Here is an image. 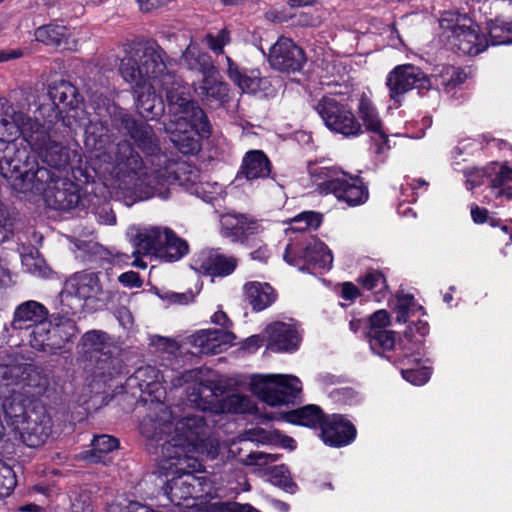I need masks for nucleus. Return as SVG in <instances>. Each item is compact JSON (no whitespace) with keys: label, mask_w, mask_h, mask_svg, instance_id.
<instances>
[{"label":"nucleus","mask_w":512,"mask_h":512,"mask_svg":"<svg viewBox=\"0 0 512 512\" xmlns=\"http://www.w3.org/2000/svg\"><path fill=\"white\" fill-rule=\"evenodd\" d=\"M156 398L153 413L143 417L139 426L146 439V450L160 458V467L166 473L197 471L200 467L195 457L198 446L173 430L172 411Z\"/></svg>","instance_id":"nucleus-1"},{"label":"nucleus","mask_w":512,"mask_h":512,"mask_svg":"<svg viewBox=\"0 0 512 512\" xmlns=\"http://www.w3.org/2000/svg\"><path fill=\"white\" fill-rule=\"evenodd\" d=\"M114 164L118 179L146 198L159 196L166 199L169 193L168 185L178 179L172 166L147 173L141 156L128 140L117 143Z\"/></svg>","instance_id":"nucleus-2"},{"label":"nucleus","mask_w":512,"mask_h":512,"mask_svg":"<svg viewBox=\"0 0 512 512\" xmlns=\"http://www.w3.org/2000/svg\"><path fill=\"white\" fill-rule=\"evenodd\" d=\"M25 147H18L13 140L0 141V174L10 181L19 193H42L51 180V170L45 167L33 169L34 158Z\"/></svg>","instance_id":"nucleus-3"},{"label":"nucleus","mask_w":512,"mask_h":512,"mask_svg":"<svg viewBox=\"0 0 512 512\" xmlns=\"http://www.w3.org/2000/svg\"><path fill=\"white\" fill-rule=\"evenodd\" d=\"M70 312L62 308L52 313L45 323H40L30 333V345L39 351L56 353L71 342L79 330L76 322L69 317Z\"/></svg>","instance_id":"nucleus-4"},{"label":"nucleus","mask_w":512,"mask_h":512,"mask_svg":"<svg viewBox=\"0 0 512 512\" xmlns=\"http://www.w3.org/2000/svg\"><path fill=\"white\" fill-rule=\"evenodd\" d=\"M136 240L133 255H154L166 262L177 261L189 251L188 243L166 227L147 228L137 234Z\"/></svg>","instance_id":"nucleus-5"},{"label":"nucleus","mask_w":512,"mask_h":512,"mask_svg":"<svg viewBox=\"0 0 512 512\" xmlns=\"http://www.w3.org/2000/svg\"><path fill=\"white\" fill-rule=\"evenodd\" d=\"M223 388L215 381L200 384L194 387L189 394V403L191 406L201 410L213 413L223 412L226 409L234 413H254L255 404L250 397L240 394H233L227 397L223 402Z\"/></svg>","instance_id":"nucleus-6"},{"label":"nucleus","mask_w":512,"mask_h":512,"mask_svg":"<svg viewBox=\"0 0 512 512\" xmlns=\"http://www.w3.org/2000/svg\"><path fill=\"white\" fill-rule=\"evenodd\" d=\"M165 95L169 110L175 115H187L202 124L201 130L208 132L207 115L198 103L191 99L188 88L175 73L167 71L156 83Z\"/></svg>","instance_id":"nucleus-7"},{"label":"nucleus","mask_w":512,"mask_h":512,"mask_svg":"<svg viewBox=\"0 0 512 512\" xmlns=\"http://www.w3.org/2000/svg\"><path fill=\"white\" fill-rule=\"evenodd\" d=\"M442 28L441 39L447 49L461 54L475 56L483 52L488 47V42L484 35L480 34L477 25L452 23V20L442 18L440 21Z\"/></svg>","instance_id":"nucleus-8"},{"label":"nucleus","mask_w":512,"mask_h":512,"mask_svg":"<svg viewBox=\"0 0 512 512\" xmlns=\"http://www.w3.org/2000/svg\"><path fill=\"white\" fill-rule=\"evenodd\" d=\"M40 123L18 111L4 97H0V141L13 140L22 135L27 143H43L44 134L38 131Z\"/></svg>","instance_id":"nucleus-9"},{"label":"nucleus","mask_w":512,"mask_h":512,"mask_svg":"<svg viewBox=\"0 0 512 512\" xmlns=\"http://www.w3.org/2000/svg\"><path fill=\"white\" fill-rule=\"evenodd\" d=\"M301 382L295 376H258L251 381V391L271 406L293 402L301 392Z\"/></svg>","instance_id":"nucleus-10"},{"label":"nucleus","mask_w":512,"mask_h":512,"mask_svg":"<svg viewBox=\"0 0 512 512\" xmlns=\"http://www.w3.org/2000/svg\"><path fill=\"white\" fill-rule=\"evenodd\" d=\"M109 114L112 126L118 131L124 130L144 154L156 156L160 153V141L151 125L134 119L125 109L118 106H113Z\"/></svg>","instance_id":"nucleus-11"},{"label":"nucleus","mask_w":512,"mask_h":512,"mask_svg":"<svg viewBox=\"0 0 512 512\" xmlns=\"http://www.w3.org/2000/svg\"><path fill=\"white\" fill-rule=\"evenodd\" d=\"M315 110L332 132L345 137H357L363 133L362 125L351 108L335 97L324 96L317 102Z\"/></svg>","instance_id":"nucleus-12"},{"label":"nucleus","mask_w":512,"mask_h":512,"mask_svg":"<svg viewBox=\"0 0 512 512\" xmlns=\"http://www.w3.org/2000/svg\"><path fill=\"white\" fill-rule=\"evenodd\" d=\"M76 296L82 300L96 299L102 302H110L116 293L108 288L101 280V273L83 270L74 273L64 283L59 297L61 304L69 296Z\"/></svg>","instance_id":"nucleus-13"},{"label":"nucleus","mask_w":512,"mask_h":512,"mask_svg":"<svg viewBox=\"0 0 512 512\" xmlns=\"http://www.w3.org/2000/svg\"><path fill=\"white\" fill-rule=\"evenodd\" d=\"M201 125L187 115L179 116L175 121L165 127L174 146L185 155L196 154L201 147L196 135L208 138L212 133V126L207 119L208 132L201 130Z\"/></svg>","instance_id":"nucleus-14"},{"label":"nucleus","mask_w":512,"mask_h":512,"mask_svg":"<svg viewBox=\"0 0 512 512\" xmlns=\"http://www.w3.org/2000/svg\"><path fill=\"white\" fill-rule=\"evenodd\" d=\"M386 86L389 97L400 103L402 96L412 89L428 90L431 87L429 77L417 66L403 64L396 66L387 76Z\"/></svg>","instance_id":"nucleus-15"},{"label":"nucleus","mask_w":512,"mask_h":512,"mask_svg":"<svg viewBox=\"0 0 512 512\" xmlns=\"http://www.w3.org/2000/svg\"><path fill=\"white\" fill-rule=\"evenodd\" d=\"M51 178L42 192L47 205L59 211L76 208L81 199L79 186L66 178H60L52 171Z\"/></svg>","instance_id":"nucleus-16"},{"label":"nucleus","mask_w":512,"mask_h":512,"mask_svg":"<svg viewBox=\"0 0 512 512\" xmlns=\"http://www.w3.org/2000/svg\"><path fill=\"white\" fill-rule=\"evenodd\" d=\"M135 50L145 82L151 84V80L155 83L160 81V77L166 74L172 62L163 48L157 42L151 41Z\"/></svg>","instance_id":"nucleus-17"},{"label":"nucleus","mask_w":512,"mask_h":512,"mask_svg":"<svg viewBox=\"0 0 512 512\" xmlns=\"http://www.w3.org/2000/svg\"><path fill=\"white\" fill-rule=\"evenodd\" d=\"M305 62L304 51L289 38H279L270 48L269 63L275 70L294 73L300 71Z\"/></svg>","instance_id":"nucleus-18"},{"label":"nucleus","mask_w":512,"mask_h":512,"mask_svg":"<svg viewBox=\"0 0 512 512\" xmlns=\"http://www.w3.org/2000/svg\"><path fill=\"white\" fill-rule=\"evenodd\" d=\"M37 130L43 132L45 136L43 143L39 145L28 143L30 147L38 153L43 163L58 171L65 170L71 162V150L53 140L51 134L42 124Z\"/></svg>","instance_id":"nucleus-19"},{"label":"nucleus","mask_w":512,"mask_h":512,"mask_svg":"<svg viewBox=\"0 0 512 512\" xmlns=\"http://www.w3.org/2000/svg\"><path fill=\"white\" fill-rule=\"evenodd\" d=\"M194 471L188 472H167L166 475H172V478L167 480L164 488L165 494L176 505H181L182 501L196 498L201 492L198 486H201L200 478L193 474Z\"/></svg>","instance_id":"nucleus-20"},{"label":"nucleus","mask_w":512,"mask_h":512,"mask_svg":"<svg viewBox=\"0 0 512 512\" xmlns=\"http://www.w3.org/2000/svg\"><path fill=\"white\" fill-rule=\"evenodd\" d=\"M20 438L28 447H38L45 443L51 434V422L47 415L36 411L29 412V415L18 426L15 427Z\"/></svg>","instance_id":"nucleus-21"},{"label":"nucleus","mask_w":512,"mask_h":512,"mask_svg":"<svg viewBox=\"0 0 512 512\" xmlns=\"http://www.w3.org/2000/svg\"><path fill=\"white\" fill-rule=\"evenodd\" d=\"M327 192L347 203L349 206H357L365 203L369 197L368 188L359 177L330 179L324 184Z\"/></svg>","instance_id":"nucleus-22"},{"label":"nucleus","mask_w":512,"mask_h":512,"mask_svg":"<svg viewBox=\"0 0 512 512\" xmlns=\"http://www.w3.org/2000/svg\"><path fill=\"white\" fill-rule=\"evenodd\" d=\"M291 247L287 246L284 254V259L290 263L297 265L299 259L307 264L308 268L312 269H330L333 263V256L328 247L318 239H311L301 251L298 258L290 256Z\"/></svg>","instance_id":"nucleus-23"},{"label":"nucleus","mask_w":512,"mask_h":512,"mask_svg":"<svg viewBox=\"0 0 512 512\" xmlns=\"http://www.w3.org/2000/svg\"><path fill=\"white\" fill-rule=\"evenodd\" d=\"M321 438L324 443L341 447L351 443L356 436L355 426L341 415H332L325 418L321 426Z\"/></svg>","instance_id":"nucleus-24"},{"label":"nucleus","mask_w":512,"mask_h":512,"mask_svg":"<svg viewBox=\"0 0 512 512\" xmlns=\"http://www.w3.org/2000/svg\"><path fill=\"white\" fill-rule=\"evenodd\" d=\"M213 425L203 415H187L176 423L173 422V430L181 433L185 438L193 440L195 445H212L211 433Z\"/></svg>","instance_id":"nucleus-25"},{"label":"nucleus","mask_w":512,"mask_h":512,"mask_svg":"<svg viewBox=\"0 0 512 512\" xmlns=\"http://www.w3.org/2000/svg\"><path fill=\"white\" fill-rule=\"evenodd\" d=\"M6 357L0 355V396L7 394L8 390H15V385L26 381L35 371L32 364L14 362L11 356Z\"/></svg>","instance_id":"nucleus-26"},{"label":"nucleus","mask_w":512,"mask_h":512,"mask_svg":"<svg viewBox=\"0 0 512 512\" xmlns=\"http://www.w3.org/2000/svg\"><path fill=\"white\" fill-rule=\"evenodd\" d=\"M221 225L223 235L233 242L246 243L249 237L257 232L258 225L255 220L248 219L243 214L228 213L222 216Z\"/></svg>","instance_id":"nucleus-27"},{"label":"nucleus","mask_w":512,"mask_h":512,"mask_svg":"<svg viewBox=\"0 0 512 512\" xmlns=\"http://www.w3.org/2000/svg\"><path fill=\"white\" fill-rule=\"evenodd\" d=\"M267 348L272 351H291L298 347L300 337L296 329L284 322H274L265 329Z\"/></svg>","instance_id":"nucleus-28"},{"label":"nucleus","mask_w":512,"mask_h":512,"mask_svg":"<svg viewBox=\"0 0 512 512\" xmlns=\"http://www.w3.org/2000/svg\"><path fill=\"white\" fill-rule=\"evenodd\" d=\"M194 90L206 104L221 106L229 101V86L219 78V73L202 78Z\"/></svg>","instance_id":"nucleus-29"},{"label":"nucleus","mask_w":512,"mask_h":512,"mask_svg":"<svg viewBox=\"0 0 512 512\" xmlns=\"http://www.w3.org/2000/svg\"><path fill=\"white\" fill-rule=\"evenodd\" d=\"M271 162L262 150H250L242 159L237 178L244 177L248 181L265 179L271 174Z\"/></svg>","instance_id":"nucleus-30"},{"label":"nucleus","mask_w":512,"mask_h":512,"mask_svg":"<svg viewBox=\"0 0 512 512\" xmlns=\"http://www.w3.org/2000/svg\"><path fill=\"white\" fill-rule=\"evenodd\" d=\"M235 336L232 332L223 329L202 330L193 336L192 343L201 354H217L222 347L232 344Z\"/></svg>","instance_id":"nucleus-31"},{"label":"nucleus","mask_w":512,"mask_h":512,"mask_svg":"<svg viewBox=\"0 0 512 512\" xmlns=\"http://www.w3.org/2000/svg\"><path fill=\"white\" fill-rule=\"evenodd\" d=\"M49 318L48 309L37 301H26L17 306L11 323L14 329H24L40 323Z\"/></svg>","instance_id":"nucleus-32"},{"label":"nucleus","mask_w":512,"mask_h":512,"mask_svg":"<svg viewBox=\"0 0 512 512\" xmlns=\"http://www.w3.org/2000/svg\"><path fill=\"white\" fill-rule=\"evenodd\" d=\"M200 270L210 276H227L236 269L238 260L233 256H226L218 249H211L202 254Z\"/></svg>","instance_id":"nucleus-33"},{"label":"nucleus","mask_w":512,"mask_h":512,"mask_svg":"<svg viewBox=\"0 0 512 512\" xmlns=\"http://www.w3.org/2000/svg\"><path fill=\"white\" fill-rule=\"evenodd\" d=\"M136 108L139 115L146 119H154L164 112V104L159 99L152 84H145L134 89Z\"/></svg>","instance_id":"nucleus-34"},{"label":"nucleus","mask_w":512,"mask_h":512,"mask_svg":"<svg viewBox=\"0 0 512 512\" xmlns=\"http://www.w3.org/2000/svg\"><path fill=\"white\" fill-rule=\"evenodd\" d=\"M226 61L228 77L243 91L255 94L260 91H266L270 86L269 81L266 78L260 77L255 71H252L249 76L243 74L239 66L229 56H226Z\"/></svg>","instance_id":"nucleus-35"},{"label":"nucleus","mask_w":512,"mask_h":512,"mask_svg":"<svg viewBox=\"0 0 512 512\" xmlns=\"http://www.w3.org/2000/svg\"><path fill=\"white\" fill-rule=\"evenodd\" d=\"M244 299L254 311H262L276 299L274 289L268 283L248 282L243 287Z\"/></svg>","instance_id":"nucleus-36"},{"label":"nucleus","mask_w":512,"mask_h":512,"mask_svg":"<svg viewBox=\"0 0 512 512\" xmlns=\"http://www.w3.org/2000/svg\"><path fill=\"white\" fill-rule=\"evenodd\" d=\"M358 115L362 120L366 131L377 134L383 140L384 143L388 142V135L383 130L382 121L379 117L378 111L373 105L371 99L362 93L359 98L357 107Z\"/></svg>","instance_id":"nucleus-37"},{"label":"nucleus","mask_w":512,"mask_h":512,"mask_svg":"<svg viewBox=\"0 0 512 512\" xmlns=\"http://www.w3.org/2000/svg\"><path fill=\"white\" fill-rule=\"evenodd\" d=\"M2 409L5 417L11 421V425L18 426L29 413L25 408V399L21 392L16 390H8L7 394L1 395Z\"/></svg>","instance_id":"nucleus-38"},{"label":"nucleus","mask_w":512,"mask_h":512,"mask_svg":"<svg viewBox=\"0 0 512 512\" xmlns=\"http://www.w3.org/2000/svg\"><path fill=\"white\" fill-rule=\"evenodd\" d=\"M182 60L186 68L202 74L203 78L210 74H218L211 56L189 45L182 53Z\"/></svg>","instance_id":"nucleus-39"},{"label":"nucleus","mask_w":512,"mask_h":512,"mask_svg":"<svg viewBox=\"0 0 512 512\" xmlns=\"http://www.w3.org/2000/svg\"><path fill=\"white\" fill-rule=\"evenodd\" d=\"M48 95L55 106L76 109L82 102L77 88L68 81L61 80L49 86Z\"/></svg>","instance_id":"nucleus-40"},{"label":"nucleus","mask_w":512,"mask_h":512,"mask_svg":"<svg viewBox=\"0 0 512 512\" xmlns=\"http://www.w3.org/2000/svg\"><path fill=\"white\" fill-rule=\"evenodd\" d=\"M119 441L110 435L95 436L92 449L83 453V459L90 464L107 463V455L117 449Z\"/></svg>","instance_id":"nucleus-41"},{"label":"nucleus","mask_w":512,"mask_h":512,"mask_svg":"<svg viewBox=\"0 0 512 512\" xmlns=\"http://www.w3.org/2000/svg\"><path fill=\"white\" fill-rule=\"evenodd\" d=\"M162 376L158 369L147 365L138 368L131 377V381L136 382L142 393H147L151 396L161 388L160 379H162Z\"/></svg>","instance_id":"nucleus-42"},{"label":"nucleus","mask_w":512,"mask_h":512,"mask_svg":"<svg viewBox=\"0 0 512 512\" xmlns=\"http://www.w3.org/2000/svg\"><path fill=\"white\" fill-rule=\"evenodd\" d=\"M141 70L136 50L131 51L121 59L119 72L123 79L132 85L133 89L147 84Z\"/></svg>","instance_id":"nucleus-43"},{"label":"nucleus","mask_w":512,"mask_h":512,"mask_svg":"<svg viewBox=\"0 0 512 512\" xmlns=\"http://www.w3.org/2000/svg\"><path fill=\"white\" fill-rule=\"evenodd\" d=\"M288 421L293 424H299L307 427H320L326 416L317 405H307L288 413Z\"/></svg>","instance_id":"nucleus-44"},{"label":"nucleus","mask_w":512,"mask_h":512,"mask_svg":"<svg viewBox=\"0 0 512 512\" xmlns=\"http://www.w3.org/2000/svg\"><path fill=\"white\" fill-rule=\"evenodd\" d=\"M164 382H169L171 387L178 388L185 384H192L187 388V400L189 401V394L193 391L194 387H199L201 382H210V379L203 380L201 378V371L198 369L185 370L183 372H172L171 375L162 376Z\"/></svg>","instance_id":"nucleus-45"},{"label":"nucleus","mask_w":512,"mask_h":512,"mask_svg":"<svg viewBox=\"0 0 512 512\" xmlns=\"http://www.w3.org/2000/svg\"><path fill=\"white\" fill-rule=\"evenodd\" d=\"M487 30L492 45L512 43V21L497 16L487 22Z\"/></svg>","instance_id":"nucleus-46"},{"label":"nucleus","mask_w":512,"mask_h":512,"mask_svg":"<svg viewBox=\"0 0 512 512\" xmlns=\"http://www.w3.org/2000/svg\"><path fill=\"white\" fill-rule=\"evenodd\" d=\"M35 38L47 45L59 47L67 42V29L61 25H44L36 29Z\"/></svg>","instance_id":"nucleus-47"},{"label":"nucleus","mask_w":512,"mask_h":512,"mask_svg":"<svg viewBox=\"0 0 512 512\" xmlns=\"http://www.w3.org/2000/svg\"><path fill=\"white\" fill-rule=\"evenodd\" d=\"M90 362H94L92 373L96 377H113L116 373L115 362L116 359L112 358L106 352L96 351V353L88 355Z\"/></svg>","instance_id":"nucleus-48"},{"label":"nucleus","mask_w":512,"mask_h":512,"mask_svg":"<svg viewBox=\"0 0 512 512\" xmlns=\"http://www.w3.org/2000/svg\"><path fill=\"white\" fill-rule=\"evenodd\" d=\"M366 338L370 343L371 349L377 354H380L377 349L391 350L395 346V332L392 330L368 329Z\"/></svg>","instance_id":"nucleus-49"},{"label":"nucleus","mask_w":512,"mask_h":512,"mask_svg":"<svg viewBox=\"0 0 512 512\" xmlns=\"http://www.w3.org/2000/svg\"><path fill=\"white\" fill-rule=\"evenodd\" d=\"M107 132L108 129L102 122L91 124L86 129V144H92L97 150H105L106 145L111 142Z\"/></svg>","instance_id":"nucleus-50"},{"label":"nucleus","mask_w":512,"mask_h":512,"mask_svg":"<svg viewBox=\"0 0 512 512\" xmlns=\"http://www.w3.org/2000/svg\"><path fill=\"white\" fill-rule=\"evenodd\" d=\"M490 187L497 190L496 196H505L512 199V168L501 167L500 171L491 180Z\"/></svg>","instance_id":"nucleus-51"},{"label":"nucleus","mask_w":512,"mask_h":512,"mask_svg":"<svg viewBox=\"0 0 512 512\" xmlns=\"http://www.w3.org/2000/svg\"><path fill=\"white\" fill-rule=\"evenodd\" d=\"M70 512H94L91 492L75 489L69 493Z\"/></svg>","instance_id":"nucleus-52"},{"label":"nucleus","mask_w":512,"mask_h":512,"mask_svg":"<svg viewBox=\"0 0 512 512\" xmlns=\"http://www.w3.org/2000/svg\"><path fill=\"white\" fill-rule=\"evenodd\" d=\"M269 481L288 492H294L296 485L292 482L289 470L285 465H277L268 470Z\"/></svg>","instance_id":"nucleus-53"},{"label":"nucleus","mask_w":512,"mask_h":512,"mask_svg":"<svg viewBox=\"0 0 512 512\" xmlns=\"http://www.w3.org/2000/svg\"><path fill=\"white\" fill-rule=\"evenodd\" d=\"M107 339V334L102 331L92 330L85 333L82 337V344L85 348V354L91 355L96 351H102V346Z\"/></svg>","instance_id":"nucleus-54"},{"label":"nucleus","mask_w":512,"mask_h":512,"mask_svg":"<svg viewBox=\"0 0 512 512\" xmlns=\"http://www.w3.org/2000/svg\"><path fill=\"white\" fill-rule=\"evenodd\" d=\"M360 282L364 288L375 292H382L384 289L387 288L384 275L380 271L376 270L367 272L360 279Z\"/></svg>","instance_id":"nucleus-55"},{"label":"nucleus","mask_w":512,"mask_h":512,"mask_svg":"<svg viewBox=\"0 0 512 512\" xmlns=\"http://www.w3.org/2000/svg\"><path fill=\"white\" fill-rule=\"evenodd\" d=\"M231 41L230 33L226 29H222L218 32L216 36L211 33H208L205 36V42L207 46L215 53V54H223L224 46L229 44Z\"/></svg>","instance_id":"nucleus-56"},{"label":"nucleus","mask_w":512,"mask_h":512,"mask_svg":"<svg viewBox=\"0 0 512 512\" xmlns=\"http://www.w3.org/2000/svg\"><path fill=\"white\" fill-rule=\"evenodd\" d=\"M248 439L262 444H274L280 441L281 435L277 431H267L263 428H252L247 431Z\"/></svg>","instance_id":"nucleus-57"},{"label":"nucleus","mask_w":512,"mask_h":512,"mask_svg":"<svg viewBox=\"0 0 512 512\" xmlns=\"http://www.w3.org/2000/svg\"><path fill=\"white\" fill-rule=\"evenodd\" d=\"M279 455L275 453H267L262 451L250 452L244 459V464L249 466L264 467L278 460Z\"/></svg>","instance_id":"nucleus-58"},{"label":"nucleus","mask_w":512,"mask_h":512,"mask_svg":"<svg viewBox=\"0 0 512 512\" xmlns=\"http://www.w3.org/2000/svg\"><path fill=\"white\" fill-rule=\"evenodd\" d=\"M310 174L313 178H315V181H319L317 183L318 190L321 193H328L327 190L324 188V184L329 181L330 179H340L337 177V172L331 168L327 167H315L310 170Z\"/></svg>","instance_id":"nucleus-59"},{"label":"nucleus","mask_w":512,"mask_h":512,"mask_svg":"<svg viewBox=\"0 0 512 512\" xmlns=\"http://www.w3.org/2000/svg\"><path fill=\"white\" fill-rule=\"evenodd\" d=\"M401 373L405 380L414 385H423L430 378V371L425 367L419 369H406L402 370Z\"/></svg>","instance_id":"nucleus-60"},{"label":"nucleus","mask_w":512,"mask_h":512,"mask_svg":"<svg viewBox=\"0 0 512 512\" xmlns=\"http://www.w3.org/2000/svg\"><path fill=\"white\" fill-rule=\"evenodd\" d=\"M413 300H414V298L412 295H403L397 299V304L395 307V310L397 313V316H396L397 322L406 323L408 321V313H409L410 307L413 304Z\"/></svg>","instance_id":"nucleus-61"},{"label":"nucleus","mask_w":512,"mask_h":512,"mask_svg":"<svg viewBox=\"0 0 512 512\" xmlns=\"http://www.w3.org/2000/svg\"><path fill=\"white\" fill-rule=\"evenodd\" d=\"M390 325V316L386 310H378L369 317V328L383 330Z\"/></svg>","instance_id":"nucleus-62"},{"label":"nucleus","mask_w":512,"mask_h":512,"mask_svg":"<svg viewBox=\"0 0 512 512\" xmlns=\"http://www.w3.org/2000/svg\"><path fill=\"white\" fill-rule=\"evenodd\" d=\"M11 218L7 209L0 204V242H3L9 238L11 233Z\"/></svg>","instance_id":"nucleus-63"},{"label":"nucleus","mask_w":512,"mask_h":512,"mask_svg":"<svg viewBox=\"0 0 512 512\" xmlns=\"http://www.w3.org/2000/svg\"><path fill=\"white\" fill-rule=\"evenodd\" d=\"M118 281L128 288H140L143 285V280L140 275L134 271L122 273L118 277Z\"/></svg>","instance_id":"nucleus-64"}]
</instances>
